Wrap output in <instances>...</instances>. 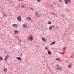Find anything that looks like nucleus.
Segmentation results:
<instances>
[{"instance_id": "nucleus-25", "label": "nucleus", "mask_w": 74, "mask_h": 74, "mask_svg": "<svg viewBox=\"0 0 74 74\" xmlns=\"http://www.w3.org/2000/svg\"><path fill=\"white\" fill-rule=\"evenodd\" d=\"M41 0H37L38 2H40Z\"/></svg>"}, {"instance_id": "nucleus-15", "label": "nucleus", "mask_w": 74, "mask_h": 74, "mask_svg": "<svg viewBox=\"0 0 74 74\" xmlns=\"http://www.w3.org/2000/svg\"><path fill=\"white\" fill-rule=\"evenodd\" d=\"M56 43V42L54 40V42L52 43L50 45H53V44H55Z\"/></svg>"}, {"instance_id": "nucleus-7", "label": "nucleus", "mask_w": 74, "mask_h": 74, "mask_svg": "<svg viewBox=\"0 0 74 74\" xmlns=\"http://www.w3.org/2000/svg\"><path fill=\"white\" fill-rule=\"evenodd\" d=\"M23 27L24 28H27V25L26 24H24L23 25Z\"/></svg>"}, {"instance_id": "nucleus-18", "label": "nucleus", "mask_w": 74, "mask_h": 74, "mask_svg": "<svg viewBox=\"0 0 74 74\" xmlns=\"http://www.w3.org/2000/svg\"><path fill=\"white\" fill-rule=\"evenodd\" d=\"M48 24H49V25H51V24H52V23L50 21H49V22H48Z\"/></svg>"}, {"instance_id": "nucleus-20", "label": "nucleus", "mask_w": 74, "mask_h": 74, "mask_svg": "<svg viewBox=\"0 0 74 74\" xmlns=\"http://www.w3.org/2000/svg\"><path fill=\"white\" fill-rule=\"evenodd\" d=\"M68 67H69V68H71V65H69L68 66Z\"/></svg>"}, {"instance_id": "nucleus-13", "label": "nucleus", "mask_w": 74, "mask_h": 74, "mask_svg": "<svg viewBox=\"0 0 74 74\" xmlns=\"http://www.w3.org/2000/svg\"><path fill=\"white\" fill-rule=\"evenodd\" d=\"M26 18H27V19H28V20H29V21H30V20H32V18L29 17H27Z\"/></svg>"}, {"instance_id": "nucleus-6", "label": "nucleus", "mask_w": 74, "mask_h": 74, "mask_svg": "<svg viewBox=\"0 0 74 74\" xmlns=\"http://www.w3.org/2000/svg\"><path fill=\"white\" fill-rule=\"evenodd\" d=\"M13 26V27H18V25L17 24H13L12 25Z\"/></svg>"}, {"instance_id": "nucleus-17", "label": "nucleus", "mask_w": 74, "mask_h": 74, "mask_svg": "<svg viewBox=\"0 0 74 74\" xmlns=\"http://www.w3.org/2000/svg\"><path fill=\"white\" fill-rule=\"evenodd\" d=\"M18 41L19 42H21L22 41V40L20 38H18Z\"/></svg>"}, {"instance_id": "nucleus-9", "label": "nucleus", "mask_w": 74, "mask_h": 74, "mask_svg": "<svg viewBox=\"0 0 74 74\" xmlns=\"http://www.w3.org/2000/svg\"><path fill=\"white\" fill-rule=\"evenodd\" d=\"M42 40L43 41H46V39H45V38L44 37L42 38Z\"/></svg>"}, {"instance_id": "nucleus-24", "label": "nucleus", "mask_w": 74, "mask_h": 74, "mask_svg": "<svg viewBox=\"0 0 74 74\" xmlns=\"http://www.w3.org/2000/svg\"><path fill=\"white\" fill-rule=\"evenodd\" d=\"M35 14H36V16H37V15H38V12H36Z\"/></svg>"}, {"instance_id": "nucleus-12", "label": "nucleus", "mask_w": 74, "mask_h": 74, "mask_svg": "<svg viewBox=\"0 0 74 74\" xmlns=\"http://www.w3.org/2000/svg\"><path fill=\"white\" fill-rule=\"evenodd\" d=\"M47 51L48 52V53L49 55H51V51H50V50H47Z\"/></svg>"}, {"instance_id": "nucleus-3", "label": "nucleus", "mask_w": 74, "mask_h": 74, "mask_svg": "<svg viewBox=\"0 0 74 74\" xmlns=\"http://www.w3.org/2000/svg\"><path fill=\"white\" fill-rule=\"evenodd\" d=\"M64 1L65 3H66V4H67L68 3H71V0H65Z\"/></svg>"}, {"instance_id": "nucleus-10", "label": "nucleus", "mask_w": 74, "mask_h": 74, "mask_svg": "<svg viewBox=\"0 0 74 74\" xmlns=\"http://www.w3.org/2000/svg\"><path fill=\"white\" fill-rule=\"evenodd\" d=\"M3 71H4V73H6L7 72V69L4 68L3 69Z\"/></svg>"}, {"instance_id": "nucleus-5", "label": "nucleus", "mask_w": 74, "mask_h": 74, "mask_svg": "<svg viewBox=\"0 0 74 74\" xmlns=\"http://www.w3.org/2000/svg\"><path fill=\"white\" fill-rule=\"evenodd\" d=\"M8 57H9V56H6L4 60H5V61L7 60V59H8Z\"/></svg>"}, {"instance_id": "nucleus-19", "label": "nucleus", "mask_w": 74, "mask_h": 74, "mask_svg": "<svg viewBox=\"0 0 74 74\" xmlns=\"http://www.w3.org/2000/svg\"><path fill=\"white\" fill-rule=\"evenodd\" d=\"M56 60L58 61H59V60H59V58H56Z\"/></svg>"}, {"instance_id": "nucleus-21", "label": "nucleus", "mask_w": 74, "mask_h": 74, "mask_svg": "<svg viewBox=\"0 0 74 74\" xmlns=\"http://www.w3.org/2000/svg\"><path fill=\"white\" fill-rule=\"evenodd\" d=\"M66 47H65L63 48V49L64 50H64H65V49H66Z\"/></svg>"}, {"instance_id": "nucleus-27", "label": "nucleus", "mask_w": 74, "mask_h": 74, "mask_svg": "<svg viewBox=\"0 0 74 74\" xmlns=\"http://www.w3.org/2000/svg\"><path fill=\"white\" fill-rule=\"evenodd\" d=\"M3 16H6V15L5 14H3Z\"/></svg>"}, {"instance_id": "nucleus-8", "label": "nucleus", "mask_w": 74, "mask_h": 74, "mask_svg": "<svg viewBox=\"0 0 74 74\" xmlns=\"http://www.w3.org/2000/svg\"><path fill=\"white\" fill-rule=\"evenodd\" d=\"M52 28H53V25H51L49 28V30H51L52 29Z\"/></svg>"}, {"instance_id": "nucleus-11", "label": "nucleus", "mask_w": 74, "mask_h": 74, "mask_svg": "<svg viewBox=\"0 0 74 74\" xmlns=\"http://www.w3.org/2000/svg\"><path fill=\"white\" fill-rule=\"evenodd\" d=\"M14 34H16V33H18V32H19L17 30V31L14 30Z\"/></svg>"}, {"instance_id": "nucleus-33", "label": "nucleus", "mask_w": 74, "mask_h": 74, "mask_svg": "<svg viewBox=\"0 0 74 74\" xmlns=\"http://www.w3.org/2000/svg\"><path fill=\"white\" fill-rule=\"evenodd\" d=\"M55 25H53V27H55Z\"/></svg>"}, {"instance_id": "nucleus-28", "label": "nucleus", "mask_w": 74, "mask_h": 74, "mask_svg": "<svg viewBox=\"0 0 74 74\" xmlns=\"http://www.w3.org/2000/svg\"><path fill=\"white\" fill-rule=\"evenodd\" d=\"M59 1H60V2H61H61H62V0H59Z\"/></svg>"}, {"instance_id": "nucleus-4", "label": "nucleus", "mask_w": 74, "mask_h": 74, "mask_svg": "<svg viewBox=\"0 0 74 74\" xmlns=\"http://www.w3.org/2000/svg\"><path fill=\"white\" fill-rule=\"evenodd\" d=\"M17 19L18 21H21L22 20V17L21 16H18L17 17Z\"/></svg>"}, {"instance_id": "nucleus-16", "label": "nucleus", "mask_w": 74, "mask_h": 74, "mask_svg": "<svg viewBox=\"0 0 74 74\" xmlns=\"http://www.w3.org/2000/svg\"><path fill=\"white\" fill-rule=\"evenodd\" d=\"M3 60V58L2 57H1L0 56V60Z\"/></svg>"}, {"instance_id": "nucleus-35", "label": "nucleus", "mask_w": 74, "mask_h": 74, "mask_svg": "<svg viewBox=\"0 0 74 74\" xmlns=\"http://www.w3.org/2000/svg\"><path fill=\"white\" fill-rule=\"evenodd\" d=\"M1 29V28H0V30Z\"/></svg>"}, {"instance_id": "nucleus-29", "label": "nucleus", "mask_w": 74, "mask_h": 74, "mask_svg": "<svg viewBox=\"0 0 74 74\" xmlns=\"http://www.w3.org/2000/svg\"><path fill=\"white\" fill-rule=\"evenodd\" d=\"M56 27H57V28H59V26H56Z\"/></svg>"}, {"instance_id": "nucleus-23", "label": "nucleus", "mask_w": 74, "mask_h": 74, "mask_svg": "<svg viewBox=\"0 0 74 74\" xmlns=\"http://www.w3.org/2000/svg\"><path fill=\"white\" fill-rule=\"evenodd\" d=\"M45 49H48V47H45Z\"/></svg>"}, {"instance_id": "nucleus-1", "label": "nucleus", "mask_w": 74, "mask_h": 74, "mask_svg": "<svg viewBox=\"0 0 74 74\" xmlns=\"http://www.w3.org/2000/svg\"><path fill=\"white\" fill-rule=\"evenodd\" d=\"M56 67L57 70H62V67L59 65H56Z\"/></svg>"}, {"instance_id": "nucleus-22", "label": "nucleus", "mask_w": 74, "mask_h": 74, "mask_svg": "<svg viewBox=\"0 0 74 74\" xmlns=\"http://www.w3.org/2000/svg\"><path fill=\"white\" fill-rule=\"evenodd\" d=\"M21 7L22 8H24V5H21Z\"/></svg>"}, {"instance_id": "nucleus-14", "label": "nucleus", "mask_w": 74, "mask_h": 74, "mask_svg": "<svg viewBox=\"0 0 74 74\" xmlns=\"http://www.w3.org/2000/svg\"><path fill=\"white\" fill-rule=\"evenodd\" d=\"M16 58L17 59H18V60H21V58L20 57H17Z\"/></svg>"}, {"instance_id": "nucleus-2", "label": "nucleus", "mask_w": 74, "mask_h": 74, "mask_svg": "<svg viewBox=\"0 0 74 74\" xmlns=\"http://www.w3.org/2000/svg\"><path fill=\"white\" fill-rule=\"evenodd\" d=\"M27 39L29 40V41H33V36L30 35L29 36L27 37Z\"/></svg>"}, {"instance_id": "nucleus-30", "label": "nucleus", "mask_w": 74, "mask_h": 74, "mask_svg": "<svg viewBox=\"0 0 74 74\" xmlns=\"http://www.w3.org/2000/svg\"><path fill=\"white\" fill-rule=\"evenodd\" d=\"M31 9L32 10H34V9H33L32 8H31Z\"/></svg>"}, {"instance_id": "nucleus-26", "label": "nucleus", "mask_w": 74, "mask_h": 74, "mask_svg": "<svg viewBox=\"0 0 74 74\" xmlns=\"http://www.w3.org/2000/svg\"><path fill=\"white\" fill-rule=\"evenodd\" d=\"M18 1H23V0H17Z\"/></svg>"}, {"instance_id": "nucleus-34", "label": "nucleus", "mask_w": 74, "mask_h": 74, "mask_svg": "<svg viewBox=\"0 0 74 74\" xmlns=\"http://www.w3.org/2000/svg\"><path fill=\"white\" fill-rule=\"evenodd\" d=\"M64 34L65 35H66V33H65V34Z\"/></svg>"}, {"instance_id": "nucleus-32", "label": "nucleus", "mask_w": 74, "mask_h": 74, "mask_svg": "<svg viewBox=\"0 0 74 74\" xmlns=\"http://www.w3.org/2000/svg\"><path fill=\"white\" fill-rule=\"evenodd\" d=\"M51 6H52V7H53V5H51Z\"/></svg>"}, {"instance_id": "nucleus-31", "label": "nucleus", "mask_w": 74, "mask_h": 74, "mask_svg": "<svg viewBox=\"0 0 74 74\" xmlns=\"http://www.w3.org/2000/svg\"><path fill=\"white\" fill-rule=\"evenodd\" d=\"M73 56H71V58H73Z\"/></svg>"}]
</instances>
